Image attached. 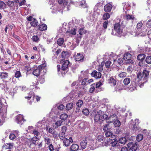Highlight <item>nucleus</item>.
I'll return each mask as SVG.
<instances>
[{
    "mask_svg": "<svg viewBox=\"0 0 151 151\" xmlns=\"http://www.w3.org/2000/svg\"><path fill=\"white\" fill-rule=\"evenodd\" d=\"M83 114L85 116L88 115L89 113L88 109H84L82 111Z\"/></svg>",
    "mask_w": 151,
    "mask_h": 151,
    "instance_id": "nucleus-49",
    "label": "nucleus"
},
{
    "mask_svg": "<svg viewBox=\"0 0 151 151\" xmlns=\"http://www.w3.org/2000/svg\"><path fill=\"white\" fill-rule=\"evenodd\" d=\"M47 29V26L45 24H43L39 26L38 29L41 31L46 30Z\"/></svg>",
    "mask_w": 151,
    "mask_h": 151,
    "instance_id": "nucleus-16",
    "label": "nucleus"
},
{
    "mask_svg": "<svg viewBox=\"0 0 151 151\" xmlns=\"http://www.w3.org/2000/svg\"><path fill=\"white\" fill-rule=\"evenodd\" d=\"M63 121L61 120L57 121L55 123V128H58L60 126L62 123Z\"/></svg>",
    "mask_w": 151,
    "mask_h": 151,
    "instance_id": "nucleus-44",
    "label": "nucleus"
},
{
    "mask_svg": "<svg viewBox=\"0 0 151 151\" xmlns=\"http://www.w3.org/2000/svg\"><path fill=\"white\" fill-rule=\"evenodd\" d=\"M143 24L142 22H140L138 23L137 25V29H139L142 27Z\"/></svg>",
    "mask_w": 151,
    "mask_h": 151,
    "instance_id": "nucleus-63",
    "label": "nucleus"
},
{
    "mask_svg": "<svg viewBox=\"0 0 151 151\" xmlns=\"http://www.w3.org/2000/svg\"><path fill=\"white\" fill-rule=\"evenodd\" d=\"M127 141L126 138L125 137H122L120 138L119 140V143L124 144Z\"/></svg>",
    "mask_w": 151,
    "mask_h": 151,
    "instance_id": "nucleus-36",
    "label": "nucleus"
},
{
    "mask_svg": "<svg viewBox=\"0 0 151 151\" xmlns=\"http://www.w3.org/2000/svg\"><path fill=\"white\" fill-rule=\"evenodd\" d=\"M63 144L66 146L67 147L69 146L70 144V143L69 142V141L68 140V139L65 138L64 139L63 141Z\"/></svg>",
    "mask_w": 151,
    "mask_h": 151,
    "instance_id": "nucleus-24",
    "label": "nucleus"
},
{
    "mask_svg": "<svg viewBox=\"0 0 151 151\" xmlns=\"http://www.w3.org/2000/svg\"><path fill=\"white\" fill-rule=\"evenodd\" d=\"M92 77L96 78H100L101 77V73L99 72H97L96 70H93L91 74Z\"/></svg>",
    "mask_w": 151,
    "mask_h": 151,
    "instance_id": "nucleus-7",
    "label": "nucleus"
},
{
    "mask_svg": "<svg viewBox=\"0 0 151 151\" xmlns=\"http://www.w3.org/2000/svg\"><path fill=\"white\" fill-rule=\"evenodd\" d=\"M69 63V60H67L63 64L61 69V73L62 75H65L68 70V65Z\"/></svg>",
    "mask_w": 151,
    "mask_h": 151,
    "instance_id": "nucleus-4",
    "label": "nucleus"
},
{
    "mask_svg": "<svg viewBox=\"0 0 151 151\" xmlns=\"http://www.w3.org/2000/svg\"><path fill=\"white\" fill-rule=\"evenodd\" d=\"M78 32L80 35H82L86 34V31L84 29V28L82 27L79 29Z\"/></svg>",
    "mask_w": 151,
    "mask_h": 151,
    "instance_id": "nucleus-39",
    "label": "nucleus"
},
{
    "mask_svg": "<svg viewBox=\"0 0 151 151\" xmlns=\"http://www.w3.org/2000/svg\"><path fill=\"white\" fill-rule=\"evenodd\" d=\"M24 120L23 116L22 115L19 114L16 116V121L19 124H22V122H24Z\"/></svg>",
    "mask_w": 151,
    "mask_h": 151,
    "instance_id": "nucleus-11",
    "label": "nucleus"
},
{
    "mask_svg": "<svg viewBox=\"0 0 151 151\" xmlns=\"http://www.w3.org/2000/svg\"><path fill=\"white\" fill-rule=\"evenodd\" d=\"M33 21L30 22V24L32 26L35 27L37 26L38 22L36 19L33 18Z\"/></svg>",
    "mask_w": 151,
    "mask_h": 151,
    "instance_id": "nucleus-22",
    "label": "nucleus"
},
{
    "mask_svg": "<svg viewBox=\"0 0 151 151\" xmlns=\"http://www.w3.org/2000/svg\"><path fill=\"white\" fill-rule=\"evenodd\" d=\"M48 130V131L49 133L52 134L53 133V132L55 131L54 129L52 127L49 128L48 129V127H46V130Z\"/></svg>",
    "mask_w": 151,
    "mask_h": 151,
    "instance_id": "nucleus-52",
    "label": "nucleus"
},
{
    "mask_svg": "<svg viewBox=\"0 0 151 151\" xmlns=\"http://www.w3.org/2000/svg\"><path fill=\"white\" fill-rule=\"evenodd\" d=\"M9 138L11 140H13L16 137L15 135L13 133L11 134L9 136Z\"/></svg>",
    "mask_w": 151,
    "mask_h": 151,
    "instance_id": "nucleus-61",
    "label": "nucleus"
},
{
    "mask_svg": "<svg viewBox=\"0 0 151 151\" xmlns=\"http://www.w3.org/2000/svg\"><path fill=\"white\" fill-rule=\"evenodd\" d=\"M9 77V73L5 72H1L0 73V78L3 82L6 81Z\"/></svg>",
    "mask_w": 151,
    "mask_h": 151,
    "instance_id": "nucleus-6",
    "label": "nucleus"
},
{
    "mask_svg": "<svg viewBox=\"0 0 151 151\" xmlns=\"http://www.w3.org/2000/svg\"><path fill=\"white\" fill-rule=\"evenodd\" d=\"M127 73L125 72H122L120 73L119 75V76L120 78H123L126 77L127 76Z\"/></svg>",
    "mask_w": 151,
    "mask_h": 151,
    "instance_id": "nucleus-47",
    "label": "nucleus"
},
{
    "mask_svg": "<svg viewBox=\"0 0 151 151\" xmlns=\"http://www.w3.org/2000/svg\"><path fill=\"white\" fill-rule=\"evenodd\" d=\"M68 117V116L67 114L64 113L60 115V118L62 120L65 121L66 120Z\"/></svg>",
    "mask_w": 151,
    "mask_h": 151,
    "instance_id": "nucleus-34",
    "label": "nucleus"
},
{
    "mask_svg": "<svg viewBox=\"0 0 151 151\" xmlns=\"http://www.w3.org/2000/svg\"><path fill=\"white\" fill-rule=\"evenodd\" d=\"M5 4L4 2L1 1L0 2V9H4L5 8Z\"/></svg>",
    "mask_w": 151,
    "mask_h": 151,
    "instance_id": "nucleus-55",
    "label": "nucleus"
},
{
    "mask_svg": "<svg viewBox=\"0 0 151 151\" xmlns=\"http://www.w3.org/2000/svg\"><path fill=\"white\" fill-rule=\"evenodd\" d=\"M132 57V55L129 52L125 53L123 55V59L125 60H126L128 59L131 58Z\"/></svg>",
    "mask_w": 151,
    "mask_h": 151,
    "instance_id": "nucleus-19",
    "label": "nucleus"
},
{
    "mask_svg": "<svg viewBox=\"0 0 151 151\" xmlns=\"http://www.w3.org/2000/svg\"><path fill=\"white\" fill-rule=\"evenodd\" d=\"M137 120H135L134 124L133 126L132 129L133 130L136 131L137 129V125L138 124V123L136 122Z\"/></svg>",
    "mask_w": 151,
    "mask_h": 151,
    "instance_id": "nucleus-54",
    "label": "nucleus"
},
{
    "mask_svg": "<svg viewBox=\"0 0 151 151\" xmlns=\"http://www.w3.org/2000/svg\"><path fill=\"white\" fill-rule=\"evenodd\" d=\"M45 76L43 75L39 77L38 81L40 83H43L45 82Z\"/></svg>",
    "mask_w": 151,
    "mask_h": 151,
    "instance_id": "nucleus-29",
    "label": "nucleus"
},
{
    "mask_svg": "<svg viewBox=\"0 0 151 151\" xmlns=\"http://www.w3.org/2000/svg\"><path fill=\"white\" fill-rule=\"evenodd\" d=\"M64 42V39L63 38H60L58 39L57 41V44L59 46H61Z\"/></svg>",
    "mask_w": 151,
    "mask_h": 151,
    "instance_id": "nucleus-38",
    "label": "nucleus"
},
{
    "mask_svg": "<svg viewBox=\"0 0 151 151\" xmlns=\"http://www.w3.org/2000/svg\"><path fill=\"white\" fill-rule=\"evenodd\" d=\"M113 134V133L111 131H109L106 132L105 133L106 136L107 137H110Z\"/></svg>",
    "mask_w": 151,
    "mask_h": 151,
    "instance_id": "nucleus-56",
    "label": "nucleus"
},
{
    "mask_svg": "<svg viewBox=\"0 0 151 151\" xmlns=\"http://www.w3.org/2000/svg\"><path fill=\"white\" fill-rule=\"evenodd\" d=\"M75 59L77 61L83 62V61L84 56L81 54L77 53L75 58Z\"/></svg>",
    "mask_w": 151,
    "mask_h": 151,
    "instance_id": "nucleus-12",
    "label": "nucleus"
},
{
    "mask_svg": "<svg viewBox=\"0 0 151 151\" xmlns=\"http://www.w3.org/2000/svg\"><path fill=\"white\" fill-rule=\"evenodd\" d=\"M67 32L72 35H75L76 34V28H72L69 31L67 30Z\"/></svg>",
    "mask_w": 151,
    "mask_h": 151,
    "instance_id": "nucleus-28",
    "label": "nucleus"
},
{
    "mask_svg": "<svg viewBox=\"0 0 151 151\" xmlns=\"http://www.w3.org/2000/svg\"><path fill=\"white\" fill-rule=\"evenodd\" d=\"M35 97V95L34 93L31 92L29 93V94H28V95L27 96H25V98L26 99H27L28 100L30 99L32 97L33 99H34V98Z\"/></svg>",
    "mask_w": 151,
    "mask_h": 151,
    "instance_id": "nucleus-21",
    "label": "nucleus"
},
{
    "mask_svg": "<svg viewBox=\"0 0 151 151\" xmlns=\"http://www.w3.org/2000/svg\"><path fill=\"white\" fill-rule=\"evenodd\" d=\"M22 76V74L19 71H17L16 72L14 77L16 78H18Z\"/></svg>",
    "mask_w": 151,
    "mask_h": 151,
    "instance_id": "nucleus-41",
    "label": "nucleus"
},
{
    "mask_svg": "<svg viewBox=\"0 0 151 151\" xmlns=\"http://www.w3.org/2000/svg\"><path fill=\"white\" fill-rule=\"evenodd\" d=\"M95 83H94L91 85V87L89 88V92L90 93H92L96 91V88L95 87Z\"/></svg>",
    "mask_w": 151,
    "mask_h": 151,
    "instance_id": "nucleus-25",
    "label": "nucleus"
},
{
    "mask_svg": "<svg viewBox=\"0 0 151 151\" xmlns=\"http://www.w3.org/2000/svg\"><path fill=\"white\" fill-rule=\"evenodd\" d=\"M108 24V21H105L103 23V26L104 29H106L107 28V25Z\"/></svg>",
    "mask_w": 151,
    "mask_h": 151,
    "instance_id": "nucleus-62",
    "label": "nucleus"
},
{
    "mask_svg": "<svg viewBox=\"0 0 151 151\" xmlns=\"http://www.w3.org/2000/svg\"><path fill=\"white\" fill-rule=\"evenodd\" d=\"M137 86L136 83L134 81L131 82L129 86L128 87V89L130 91H133L137 89Z\"/></svg>",
    "mask_w": 151,
    "mask_h": 151,
    "instance_id": "nucleus-8",
    "label": "nucleus"
},
{
    "mask_svg": "<svg viewBox=\"0 0 151 151\" xmlns=\"http://www.w3.org/2000/svg\"><path fill=\"white\" fill-rule=\"evenodd\" d=\"M127 146L132 151H136L138 147V144L136 143H135L134 144L132 143H130L128 144Z\"/></svg>",
    "mask_w": 151,
    "mask_h": 151,
    "instance_id": "nucleus-9",
    "label": "nucleus"
},
{
    "mask_svg": "<svg viewBox=\"0 0 151 151\" xmlns=\"http://www.w3.org/2000/svg\"><path fill=\"white\" fill-rule=\"evenodd\" d=\"M101 116V120H102V121L104 120L108 117L107 115L106 114H104V113L103 112L102 115V116Z\"/></svg>",
    "mask_w": 151,
    "mask_h": 151,
    "instance_id": "nucleus-59",
    "label": "nucleus"
},
{
    "mask_svg": "<svg viewBox=\"0 0 151 151\" xmlns=\"http://www.w3.org/2000/svg\"><path fill=\"white\" fill-rule=\"evenodd\" d=\"M83 104V102L82 100H78L76 103V105L78 107H81Z\"/></svg>",
    "mask_w": 151,
    "mask_h": 151,
    "instance_id": "nucleus-48",
    "label": "nucleus"
},
{
    "mask_svg": "<svg viewBox=\"0 0 151 151\" xmlns=\"http://www.w3.org/2000/svg\"><path fill=\"white\" fill-rule=\"evenodd\" d=\"M131 82V78H125L123 80V83L124 85L126 86L128 85Z\"/></svg>",
    "mask_w": 151,
    "mask_h": 151,
    "instance_id": "nucleus-23",
    "label": "nucleus"
},
{
    "mask_svg": "<svg viewBox=\"0 0 151 151\" xmlns=\"http://www.w3.org/2000/svg\"><path fill=\"white\" fill-rule=\"evenodd\" d=\"M102 115V112L101 110L96 111V110H93L91 114L92 117L93 118L95 122H97L101 119V116Z\"/></svg>",
    "mask_w": 151,
    "mask_h": 151,
    "instance_id": "nucleus-2",
    "label": "nucleus"
},
{
    "mask_svg": "<svg viewBox=\"0 0 151 151\" xmlns=\"http://www.w3.org/2000/svg\"><path fill=\"white\" fill-rule=\"evenodd\" d=\"M102 85V83L100 81H99L95 84V88L96 91L95 92L96 93H98L101 91V89L100 88V87Z\"/></svg>",
    "mask_w": 151,
    "mask_h": 151,
    "instance_id": "nucleus-14",
    "label": "nucleus"
},
{
    "mask_svg": "<svg viewBox=\"0 0 151 151\" xmlns=\"http://www.w3.org/2000/svg\"><path fill=\"white\" fill-rule=\"evenodd\" d=\"M143 138V136L141 134H138L136 137L137 141L139 142L142 140Z\"/></svg>",
    "mask_w": 151,
    "mask_h": 151,
    "instance_id": "nucleus-32",
    "label": "nucleus"
},
{
    "mask_svg": "<svg viewBox=\"0 0 151 151\" xmlns=\"http://www.w3.org/2000/svg\"><path fill=\"white\" fill-rule=\"evenodd\" d=\"M112 5L110 3L106 4L104 7V10L106 12H110L112 8Z\"/></svg>",
    "mask_w": 151,
    "mask_h": 151,
    "instance_id": "nucleus-10",
    "label": "nucleus"
},
{
    "mask_svg": "<svg viewBox=\"0 0 151 151\" xmlns=\"http://www.w3.org/2000/svg\"><path fill=\"white\" fill-rule=\"evenodd\" d=\"M104 64V63L102 62L101 63V65L98 66V70L99 72H102L103 70V66Z\"/></svg>",
    "mask_w": 151,
    "mask_h": 151,
    "instance_id": "nucleus-43",
    "label": "nucleus"
},
{
    "mask_svg": "<svg viewBox=\"0 0 151 151\" xmlns=\"http://www.w3.org/2000/svg\"><path fill=\"white\" fill-rule=\"evenodd\" d=\"M73 104L72 103H70L67 104L66 106V109L67 110L71 109L73 107Z\"/></svg>",
    "mask_w": 151,
    "mask_h": 151,
    "instance_id": "nucleus-37",
    "label": "nucleus"
},
{
    "mask_svg": "<svg viewBox=\"0 0 151 151\" xmlns=\"http://www.w3.org/2000/svg\"><path fill=\"white\" fill-rule=\"evenodd\" d=\"M45 66L44 65H41L39 66L36 69H35L32 72V74L36 76H39L40 73L42 69L44 68Z\"/></svg>",
    "mask_w": 151,
    "mask_h": 151,
    "instance_id": "nucleus-5",
    "label": "nucleus"
},
{
    "mask_svg": "<svg viewBox=\"0 0 151 151\" xmlns=\"http://www.w3.org/2000/svg\"><path fill=\"white\" fill-rule=\"evenodd\" d=\"M87 142L85 141H82L80 143L81 148L82 150L85 149L86 147Z\"/></svg>",
    "mask_w": 151,
    "mask_h": 151,
    "instance_id": "nucleus-35",
    "label": "nucleus"
},
{
    "mask_svg": "<svg viewBox=\"0 0 151 151\" xmlns=\"http://www.w3.org/2000/svg\"><path fill=\"white\" fill-rule=\"evenodd\" d=\"M88 80L87 78H84L82 81L81 82V84L83 86H85L88 84Z\"/></svg>",
    "mask_w": 151,
    "mask_h": 151,
    "instance_id": "nucleus-51",
    "label": "nucleus"
},
{
    "mask_svg": "<svg viewBox=\"0 0 151 151\" xmlns=\"http://www.w3.org/2000/svg\"><path fill=\"white\" fill-rule=\"evenodd\" d=\"M49 149L50 151H53L54 150L53 146L51 143L49 145Z\"/></svg>",
    "mask_w": 151,
    "mask_h": 151,
    "instance_id": "nucleus-64",
    "label": "nucleus"
},
{
    "mask_svg": "<svg viewBox=\"0 0 151 151\" xmlns=\"http://www.w3.org/2000/svg\"><path fill=\"white\" fill-rule=\"evenodd\" d=\"M124 28L123 26L121 25L119 23H117L114 24V29H112V30L113 32L114 31L115 32L116 35H121L123 33Z\"/></svg>",
    "mask_w": 151,
    "mask_h": 151,
    "instance_id": "nucleus-3",
    "label": "nucleus"
},
{
    "mask_svg": "<svg viewBox=\"0 0 151 151\" xmlns=\"http://www.w3.org/2000/svg\"><path fill=\"white\" fill-rule=\"evenodd\" d=\"M126 60V63L127 64H132L133 65L134 64V62L133 61V60L131 59V58L128 59Z\"/></svg>",
    "mask_w": 151,
    "mask_h": 151,
    "instance_id": "nucleus-42",
    "label": "nucleus"
},
{
    "mask_svg": "<svg viewBox=\"0 0 151 151\" xmlns=\"http://www.w3.org/2000/svg\"><path fill=\"white\" fill-rule=\"evenodd\" d=\"M32 40L33 42H38L40 41V39L37 35H34L32 36Z\"/></svg>",
    "mask_w": 151,
    "mask_h": 151,
    "instance_id": "nucleus-30",
    "label": "nucleus"
},
{
    "mask_svg": "<svg viewBox=\"0 0 151 151\" xmlns=\"http://www.w3.org/2000/svg\"><path fill=\"white\" fill-rule=\"evenodd\" d=\"M125 18L127 20H134L135 19V17L132 15L129 14H127L125 15Z\"/></svg>",
    "mask_w": 151,
    "mask_h": 151,
    "instance_id": "nucleus-26",
    "label": "nucleus"
},
{
    "mask_svg": "<svg viewBox=\"0 0 151 151\" xmlns=\"http://www.w3.org/2000/svg\"><path fill=\"white\" fill-rule=\"evenodd\" d=\"M114 124L115 127H118L120 126L121 123L119 120H116L114 122Z\"/></svg>",
    "mask_w": 151,
    "mask_h": 151,
    "instance_id": "nucleus-45",
    "label": "nucleus"
},
{
    "mask_svg": "<svg viewBox=\"0 0 151 151\" xmlns=\"http://www.w3.org/2000/svg\"><path fill=\"white\" fill-rule=\"evenodd\" d=\"M117 140L116 139H114L113 141H112L111 142V145L113 147H114L116 146V144H117Z\"/></svg>",
    "mask_w": 151,
    "mask_h": 151,
    "instance_id": "nucleus-58",
    "label": "nucleus"
},
{
    "mask_svg": "<svg viewBox=\"0 0 151 151\" xmlns=\"http://www.w3.org/2000/svg\"><path fill=\"white\" fill-rule=\"evenodd\" d=\"M14 4V2L10 1H9L7 2V4L10 9L12 10H14L15 9V5Z\"/></svg>",
    "mask_w": 151,
    "mask_h": 151,
    "instance_id": "nucleus-13",
    "label": "nucleus"
},
{
    "mask_svg": "<svg viewBox=\"0 0 151 151\" xmlns=\"http://www.w3.org/2000/svg\"><path fill=\"white\" fill-rule=\"evenodd\" d=\"M69 56V55L68 52L67 51H63L62 52L61 56L63 59L62 60V61H64L65 58H68Z\"/></svg>",
    "mask_w": 151,
    "mask_h": 151,
    "instance_id": "nucleus-17",
    "label": "nucleus"
},
{
    "mask_svg": "<svg viewBox=\"0 0 151 151\" xmlns=\"http://www.w3.org/2000/svg\"><path fill=\"white\" fill-rule=\"evenodd\" d=\"M111 62L110 61H107L105 63V66L106 68H109Z\"/></svg>",
    "mask_w": 151,
    "mask_h": 151,
    "instance_id": "nucleus-57",
    "label": "nucleus"
},
{
    "mask_svg": "<svg viewBox=\"0 0 151 151\" xmlns=\"http://www.w3.org/2000/svg\"><path fill=\"white\" fill-rule=\"evenodd\" d=\"M79 149V146L77 144H73L70 148L71 151H77Z\"/></svg>",
    "mask_w": 151,
    "mask_h": 151,
    "instance_id": "nucleus-15",
    "label": "nucleus"
},
{
    "mask_svg": "<svg viewBox=\"0 0 151 151\" xmlns=\"http://www.w3.org/2000/svg\"><path fill=\"white\" fill-rule=\"evenodd\" d=\"M145 55L143 54H139L137 56V59L139 60L143 61L145 58Z\"/></svg>",
    "mask_w": 151,
    "mask_h": 151,
    "instance_id": "nucleus-20",
    "label": "nucleus"
},
{
    "mask_svg": "<svg viewBox=\"0 0 151 151\" xmlns=\"http://www.w3.org/2000/svg\"><path fill=\"white\" fill-rule=\"evenodd\" d=\"M146 26L149 28H151V19L149 20L147 22Z\"/></svg>",
    "mask_w": 151,
    "mask_h": 151,
    "instance_id": "nucleus-60",
    "label": "nucleus"
},
{
    "mask_svg": "<svg viewBox=\"0 0 151 151\" xmlns=\"http://www.w3.org/2000/svg\"><path fill=\"white\" fill-rule=\"evenodd\" d=\"M110 17V15L109 14L108 12L105 13L103 15L102 18L104 20H107L109 19Z\"/></svg>",
    "mask_w": 151,
    "mask_h": 151,
    "instance_id": "nucleus-31",
    "label": "nucleus"
},
{
    "mask_svg": "<svg viewBox=\"0 0 151 151\" xmlns=\"http://www.w3.org/2000/svg\"><path fill=\"white\" fill-rule=\"evenodd\" d=\"M104 137L102 135H99L97 138V140L99 142H102L103 141Z\"/></svg>",
    "mask_w": 151,
    "mask_h": 151,
    "instance_id": "nucleus-50",
    "label": "nucleus"
},
{
    "mask_svg": "<svg viewBox=\"0 0 151 151\" xmlns=\"http://www.w3.org/2000/svg\"><path fill=\"white\" fill-rule=\"evenodd\" d=\"M25 2V0H16V3L19 4V5L20 6L24 5Z\"/></svg>",
    "mask_w": 151,
    "mask_h": 151,
    "instance_id": "nucleus-40",
    "label": "nucleus"
},
{
    "mask_svg": "<svg viewBox=\"0 0 151 151\" xmlns=\"http://www.w3.org/2000/svg\"><path fill=\"white\" fill-rule=\"evenodd\" d=\"M44 141L47 145L51 144V139L49 137H47L46 135H44L43 136Z\"/></svg>",
    "mask_w": 151,
    "mask_h": 151,
    "instance_id": "nucleus-18",
    "label": "nucleus"
},
{
    "mask_svg": "<svg viewBox=\"0 0 151 151\" xmlns=\"http://www.w3.org/2000/svg\"><path fill=\"white\" fill-rule=\"evenodd\" d=\"M65 134L64 132H62L59 134V137L62 140H63L65 138Z\"/></svg>",
    "mask_w": 151,
    "mask_h": 151,
    "instance_id": "nucleus-46",
    "label": "nucleus"
},
{
    "mask_svg": "<svg viewBox=\"0 0 151 151\" xmlns=\"http://www.w3.org/2000/svg\"><path fill=\"white\" fill-rule=\"evenodd\" d=\"M109 83L114 86L116 85V81L113 77H111L109 80Z\"/></svg>",
    "mask_w": 151,
    "mask_h": 151,
    "instance_id": "nucleus-27",
    "label": "nucleus"
},
{
    "mask_svg": "<svg viewBox=\"0 0 151 151\" xmlns=\"http://www.w3.org/2000/svg\"><path fill=\"white\" fill-rule=\"evenodd\" d=\"M39 139L36 136L32 138L31 139V141L32 142V144H33L35 145H36V142Z\"/></svg>",
    "mask_w": 151,
    "mask_h": 151,
    "instance_id": "nucleus-33",
    "label": "nucleus"
},
{
    "mask_svg": "<svg viewBox=\"0 0 151 151\" xmlns=\"http://www.w3.org/2000/svg\"><path fill=\"white\" fill-rule=\"evenodd\" d=\"M149 72L146 70H144L142 73L139 71L137 74V78L140 81H144V82H147L149 78Z\"/></svg>",
    "mask_w": 151,
    "mask_h": 151,
    "instance_id": "nucleus-1",
    "label": "nucleus"
},
{
    "mask_svg": "<svg viewBox=\"0 0 151 151\" xmlns=\"http://www.w3.org/2000/svg\"><path fill=\"white\" fill-rule=\"evenodd\" d=\"M145 61L148 64H151V56H147L146 58Z\"/></svg>",
    "mask_w": 151,
    "mask_h": 151,
    "instance_id": "nucleus-53",
    "label": "nucleus"
}]
</instances>
